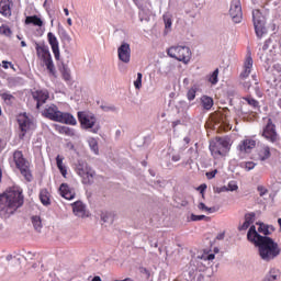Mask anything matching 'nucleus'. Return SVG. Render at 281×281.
I'll return each mask as SVG.
<instances>
[{
  "label": "nucleus",
  "instance_id": "f257e3e1",
  "mask_svg": "<svg viewBox=\"0 0 281 281\" xmlns=\"http://www.w3.org/2000/svg\"><path fill=\"white\" fill-rule=\"evenodd\" d=\"M247 239L258 247L259 256L265 262H271V260H276L280 256L281 249L278 243H274L271 237L258 234L255 225L250 226Z\"/></svg>",
  "mask_w": 281,
  "mask_h": 281
},
{
  "label": "nucleus",
  "instance_id": "f03ea898",
  "mask_svg": "<svg viewBox=\"0 0 281 281\" xmlns=\"http://www.w3.org/2000/svg\"><path fill=\"white\" fill-rule=\"evenodd\" d=\"M25 198L23 196V190L19 187H11L2 194H0V215L8 218L12 216L19 207H23Z\"/></svg>",
  "mask_w": 281,
  "mask_h": 281
},
{
  "label": "nucleus",
  "instance_id": "7ed1b4c3",
  "mask_svg": "<svg viewBox=\"0 0 281 281\" xmlns=\"http://www.w3.org/2000/svg\"><path fill=\"white\" fill-rule=\"evenodd\" d=\"M43 117L50 120L52 122H59L60 124H70V126H76V117L67 112H61L58 106L52 104L47 105L44 111H42Z\"/></svg>",
  "mask_w": 281,
  "mask_h": 281
},
{
  "label": "nucleus",
  "instance_id": "20e7f679",
  "mask_svg": "<svg viewBox=\"0 0 281 281\" xmlns=\"http://www.w3.org/2000/svg\"><path fill=\"white\" fill-rule=\"evenodd\" d=\"M12 161L18 170H20L21 175L24 177L26 181H32V170H30V160L25 158L22 150H14L12 155Z\"/></svg>",
  "mask_w": 281,
  "mask_h": 281
},
{
  "label": "nucleus",
  "instance_id": "39448f33",
  "mask_svg": "<svg viewBox=\"0 0 281 281\" xmlns=\"http://www.w3.org/2000/svg\"><path fill=\"white\" fill-rule=\"evenodd\" d=\"M167 55L170 58L179 60V63L188 65L192 58V50H190V47L187 46H171L167 49Z\"/></svg>",
  "mask_w": 281,
  "mask_h": 281
},
{
  "label": "nucleus",
  "instance_id": "423d86ee",
  "mask_svg": "<svg viewBox=\"0 0 281 281\" xmlns=\"http://www.w3.org/2000/svg\"><path fill=\"white\" fill-rule=\"evenodd\" d=\"M18 124L20 128V139H24L25 135L34 128V121H32V119H30L25 113L18 116Z\"/></svg>",
  "mask_w": 281,
  "mask_h": 281
},
{
  "label": "nucleus",
  "instance_id": "0eeeda50",
  "mask_svg": "<svg viewBox=\"0 0 281 281\" xmlns=\"http://www.w3.org/2000/svg\"><path fill=\"white\" fill-rule=\"evenodd\" d=\"M252 23L257 36L262 38L265 32H267V29L265 27L266 20L265 15H262V12H260L258 9L252 10Z\"/></svg>",
  "mask_w": 281,
  "mask_h": 281
},
{
  "label": "nucleus",
  "instance_id": "6e6552de",
  "mask_svg": "<svg viewBox=\"0 0 281 281\" xmlns=\"http://www.w3.org/2000/svg\"><path fill=\"white\" fill-rule=\"evenodd\" d=\"M77 175L82 178L83 183H92L95 177V171L87 164H78L76 168Z\"/></svg>",
  "mask_w": 281,
  "mask_h": 281
},
{
  "label": "nucleus",
  "instance_id": "1a4fd4ad",
  "mask_svg": "<svg viewBox=\"0 0 281 281\" xmlns=\"http://www.w3.org/2000/svg\"><path fill=\"white\" fill-rule=\"evenodd\" d=\"M262 137L267 139L268 142H271L274 144V142H278V132L276 131V124H273V121L271 119H268V122L262 131Z\"/></svg>",
  "mask_w": 281,
  "mask_h": 281
},
{
  "label": "nucleus",
  "instance_id": "9d476101",
  "mask_svg": "<svg viewBox=\"0 0 281 281\" xmlns=\"http://www.w3.org/2000/svg\"><path fill=\"white\" fill-rule=\"evenodd\" d=\"M229 15L232 16L234 23H240V21H243V5L240 4V0L232 1Z\"/></svg>",
  "mask_w": 281,
  "mask_h": 281
},
{
  "label": "nucleus",
  "instance_id": "9b49d317",
  "mask_svg": "<svg viewBox=\"0 0 281 281\" xmlns=\"http://www.w3.org/2000/svg\"><path fill=\"white\" fill-rule=\"evenodd\" d=\"M78 120L82 128H93L95 126V116L86 112H78Z\"/></svg>",
  "mask_w": 281,
  "mask_h": 281
},
{
  "label": "nucleus",
  "instance_id": "f8f14e48",
  "mask_svg": "<svg viewBox=\"0 0 281 281\" xmlns=\"http://www.w3.org/2000/svg\"><path fill=\"white\" fill-rule=\"evenodd\" d=\"M35 52H36L37 58L43 63H47L48 60H52V53H49V47L47 45L36 43Z\"/></svg>",
  "mask_w": 281,
  "mask_h": 281
},
{
  "label": "nucleus",
  "instance_id": "ddd939ff",
  "mask_svg": "<svg viewBox=\"0 0 281 281\" xmlns=\"http://www.w3.org/2000/svg\"><path fill=\"white\" fill-rule=\"evenodd\" d=\"M47 41L50 45V49L55 56V60H60V45L58 43V37L52 32L47 33Z\"/></svg>",
  "mask_w": 281,
  "mask_h": 281
},
{
  "label": "nucleus",
  "instance_id": "4468645a",
  "mask_svg": "<svg viewBox=\"0 0 281 281\" xmlns=\"http://www.w3.org/2000/svg\"><path fill=\"white\" fill-rule=\"evenodd\" d=\"M33 100L36 102V109H41L47 100H49V91L47 90H36L32 92Z\"/></svg>",
  "mask_w": 281,
  "mask_h": 281
},
{
  "label": "nucleus",
  "instance_id": "2eb2a0df",
  "mask_svg": "<svg viewBox=\"0 0 281 281\" xmlns=\"http://www.w3.org/2000/svg\"><path fill=\"white\" fill-rule=\"evenodd\" d=\"M251 69H254V58H251V54H248L244 61V69L239 75L240 80H247L251 74Z\"/></svg>",
  "mask_w": 281,
  "mask_h": 281
},
{
  "label": "nucleus",
  "instance_id": "dca6fc26",
  "mask_svg": "<svg viewBox=\"0 0 281 281\" xmlns=\"http://www.w3.org/2000/svg\"><path fill=\"white\" fill-rule=\"evenodd\" d=\"M119 59L122 63H131V45L128 43H123L117 48Z\"/></svg>",
  "mask_w": 281,
  "mask_h": 281
},
{
  "label": "nucleus",
  "instance_id": "f3484780",
  "mask_svg": "<svg viewBox=\"0 0 281 281\" xmlns=\"http://www.w3.org/2000/svg\"><path fill=\"white\" fill-rule=\"evenodd\" d=\"M60 195L67 201L76 199V191L67 183H61L59 187Z\"/></svg>",
  "mask_w": 281,
  "mask_h": 281
},
{
  "label": "nucleus",
  "instance_id": "a211bd4d",
  "mask_svg": "<svg viewBox=\"0 0 281 281\" xmlns=\"http://www.w3.org/2000/svg\"><path fill=\"white\" fill-rule=\"evenodd\" d=\"M13 5L14 2H12V0H0V14L7 19H10V16H12Z\"/></svg>",
  "mask_w": 281,
  "mask_h": 281
},
{
  "label": "nucleus",
  "instance_id": "6ab92c4d",
  "mask_svg": "<svg viewBox=\"0 0 281 281\" xmlns=\"http://www.w3.org/2000/svg\"><path fill=\"white\" fill-rule=\"evenodd\" d=\"M254 148H256V140L251 138H246L238 145L240 153H251Z\"/></svg>",
  "mask_w": 281,
  "mask_h": 281
},
{
  "label": "nucleus",
  "instance_id": "aec40b11",
  "mask_svg": "<svg viewBox=\"0 0 281 281\" xmlns=\"http://www.w3.org/2000/svg\"><path fill=\"white\" fill-rule=\"evenodd\" d=\"M24 23L25 25H34L35 27H43L45 25V22L38 15L26 16Z\"/></svg>",
  "mask_w": 281,
  "mask_h": 281
},
{
  "label": "nucleus",
  "instance_id": "412c9836",
  "mask_svg": "<svg viewBox=\"0 0 281 281\" xmlns=\"http://www.w3.org/2000/svg\"><path fill=\"white\" fill-rule=\"evenodd\" d=\"M258 157L260 161H266V159H269V157H271V148H269V146H263L259 148Z\"/></svg>",
  "mask_w": 281,
  "mask_h": 281
},
{
  "label": "nucleus",
  "instance_id": "4be33fe9",
  "mask_svg": "<svg viewBox=\"0 0 281 281\" xmlns=\"http://www.w3.org/2000/svg\"><path fill=\"white\" fill-rule=\"evenodd\" d=\"M72 212L76 216H85V204L77 201L72 204Z\"/></svg>",
  "mask_w": 281,
  "mask_h": 281
},
{
  "label": "nucleus",
  "instance_id": "5701e85b",
  "mask_svg": "<svg viewBox=\"0 0 281 281\" xmlns=\"http://www.w3.org/2000/svg\"><path fill=\"white\" fill-rule=\"evenodd\" d=\"M258 232L259 234H263V236H271L276 232V228L266 224H259Z\"/></svg>",
  "mask_w": 281,
  "mask_h": 281
},
{
  "label": "nucleus",
  "instance_id": "b1692460",
  "mask_svg": "<svg viewBox=\"0 0 281 281\" xmlns=\"http://www.w3.org/2000/svg\"><path fill=\"white\" fill-rule=\"evenodd\" d=\"M201 104H202L203 109H205V111H210V109H212L214 106V99H212L211 97H207V95H203L201 98Z\"/></svg>",
  "mask_w": 281,
  "mask_h": 281
},
{
  "label": "nucleus",
  "instance_id": "393cba45",
  "mask_svg": "<svg viewBox=\"0 0 281 281\" xmlns=\"http://www.w3.org/2000/svg\"><path fill=\"white\" fill-rule=\"evenodd\" d=\"M63 157H60V155H58L56 157V164H57V168L61 175V177H64L65 179H67V167L65 165H63Z\"/></svg>",
  "mask_w": 281,
  "mask_h": 281
},
{
  "label": "nucleus",
  "instance_id": "a878e982",
  "mask_svg": "<svg viewBox=\"0 0 281 281\" xmlns=\"http://www.w3.org/2000/svg\"><path fill=\"white\" fill-rule=\"evenodd\" d=\"M40 201L44 205H49L52 203V201L49 200V191H47V189H43L40 192Z\"/></svg>",
  "mask_w": 281,
  "mask_h": 281
},
{
  "label": "nucleus",
  "instance_id": "bb28decb",
  "mask_svg": "<svg viewBox=\"0 0 281 281\" xmlns=\"http://www.w3.org/2000/svg\"><path fill=\"white\" fill-rule=\"evenodd\" d=\"M58 133H60L61 135H67L68 137H74V135H76V132L74 131V128L68 126H59Z\"/></svg>",
  "mask_w": 281,
  "mask_h": 281
},
{
  "label": "nucleus",
  "instance_id": "cd10ccee",
  "mask_svg": "<svg viewBox=\"0 0 281 281\" xmlns=\"http://www.w3.org/2000/svg\"><path fill=\"white\" fill-rule=\"evenodd\" d=\"M196 91H199V86L194 85L187 92V98H188L189 102H192V100H194V98H196Z\"/></svg>",
  "mask_w": 281,
  "mask_h": 281
},
{
  "label": "nucleus",
  "instance_id": "c85d7f7f",
  "mask_svg": "<svg viewBox=\"0 0 281 281\" xmlns=\"http://www.w3.org/2000/svg\"><path fill=\"white\" fill-rule=\"evenodd\" d=\"M243 100H245V102H247L249 106H252V109H258V106L260 105L258 100L251 98V95L244 97Z\"/></svg>",
  "mask_w": 281,
  "mask_h": 281
},
{
  "label": "nucleus",
  "instance_id": "c756f323",
  "mask_svg": "<svg viewBox=\"0 0 281 281\" xmlns=\"http://www.w3.org/2000/svg\"><path fill=\"white\" fill-rule=\"evenodd\" d=\"M32 223H33V227H34V229H36V232H41V229H43V222L41 221L40 216H33Z\"/></svg>",
  "mask_w": 281,
  "mask_h": 281
},
{
  "label": "nucleus",
  "instance_id": "7c9ffc66",
  "mask_svg": "<svg viewBox=\"0 0 281 281\" xmlns=\"http://www.w3.org/2000/svg\"><path fill=\"white\" fill-rule=\"evenodd\" d=\"M207 80L211 85L218 83V68H216L211 75L207 76Z\"/></svg>",
  "mask_w": 281,
  "mask_h": 281
},
{
  "label": "nucleus",
  "instance_id": "2f4dec72",
  "mask_svg": "<svg viewBox=\"0 0 281 281\" xmlns=\"http://www.w3.org/2000/svg\"><path fill=\"white\" fill-rule=\"evenodd\" d=\"M88 144L91 150H93L94 155H99L100 148L98 147V140L95 138H89Z\"/></svg>",
  "mask_w": 281,
  "mask_h": 281
},
{
  "label": "nucleus",
  "instance_id": "473e14b6",
  "mask_svg": "<svg viewBox=\"0 0 281 281\" xmlns=\"http://www.w3.org/2000/svg\"><path fill=\"white\" fill-rule=\"evenodd\" d=\"M46 69L50 74V76H56V67L54 66V60L49 59L48 61H44Z\"/></svg>",
  "mask_w": 281,
  "mask_h": 281
},
{
  "label": "nucleus",
  "instance_id": "72a5a7b5",
  "mask_svg": "<svg viewBox=\"0 0 281 281\" xmlns=\"http://www.w3.org/2000/svg\"><path fill=\"white\" fill-rule=\"evenodd\" d=\"M64 80L69 81L71 80V72L69 71V68L67 66L63 65V67L59 69Z\"/></svg>",
  "mask_w": 281,
  "mask_h": 281
},
{
  "label": "nucleus",
  "instance_id": "f704fd0d",
  "mask_svg": "<svg viewBox=\"0 0 281 281\" xmlns=\"http://www.w3.org/2000/svg\"><path fill=\"white\" fill-rule=\"evenodd\" d=\"M210 151L213 157H221V155H223V153L221 151V147H218V145L216 144L210 145Z\"/></svg>",
  "mask_w": 281,
  "mask_h": 281
},
{
  "label": "nucleus",
  "instance_id": "c9c22d12",
  "mask_svg": "<svg viewBox=\"0 0 281 281\" xmlns=\"http://www.w3.org/2000/svg\"><path fill=\"white\" fill-rule=\"evenodd\" d=\"M198 209L201 211V212H209V214H213V212H216V209L215 207H207L205 205V203L203 202H200L198 204Z\"/></svg>",
  "mask_w": 281,
  "mask_h": 281
},
{
  "label": "nucleus",
  "instance_id": "e433bc0d",
  "mask_svg": "<svg viewBox=\"0 0 281 281\" xmlns=\"http://www.w3.org/2000/svg\"><path fill=\"white\" fill-rule=\"evenodd\" d=\"M0 34H2V36H12V29L7 24H2L0 26Z\"/></svg>",
  "mask_w": 281,
  "mask_h": 281
},
{
  "label": "nucleus",
  "instance_id": "4c0bfd02",
  "mask_svg": "<svg viewBox=\"0 0 281 281\" xmlns=\"http://www.w3.org/2000/svg\"><path fill=\"white\" fill-rule=\"evenodd\" d=\"M144 76L142 75V72H137V79L134 81V87L135 89H142V78Z\"/></svg>",
  "mask_w": 281,
  "mask_h": 281
},
{
  "label": "nucleus",
  "instance_id": "58836bf2",
  "mask_svg": "<svg viewBox=\"0 0 281 281\" xmlns=\"http://www.w3.org/2000/svg\"><path fill=\"white\" fill-rule=\"evenodd\" d=\"M191 221L196 222V221H210V217L205 215H195L191 214Z\"/></svg>",
  "mask_w": 281,
  "mask_h": 281
},
{
  "label": "nucleus",
  "instance_id": "ea45409f",
  "mask_svg": "<svg viewBox=\"0 0 281 281\" xmlns=\"http://www.w3.org/2000/svg\"><path fill=\"white\" fill-rule=\"evenodd\" d=\"M244 168L247 170V172H249V170H254L256 168V162L247 161L244 164Z\"/></svg>",
  "mask_w": 281,
  "mask_h": 281
},
{
  "label": "nucleus",
  "instance_id": "a19ab883",
  "mask_svg": "<svg viewBox=\"0 0 281 281\" xmlns=\"http://www.w3.org/2000/svg\"><path fill=\"white\" fill-rule=\"evenodd\" d=\"M254 218H256V213H247L245 215V222L249 223L250 225L254 223Z\"/></svg>",
  "mask_w": 281,
  "mask_h": 281
},
{
  "label": "nucleus",
  "instance_id": "79ce46f5",
  "mask_svg": "<svg viewBox=\"0 0 281 281\" xmlns=\"http://www.w3.org/2000/svg\"><path fill=\"white\" fill-rule=\"evenodd\" d=\"M257 190L259 192V196H265V194L269 193V190L267 188H265L263 186H258Z\"/></svg>",
  "mask_w": 281,
  "mask_h": 281
},
{
  "label": "nucleus",
  "instance_id": "37998d69",
  "mask_svg": "<svg viewBox=\"0 0 281 281\" xmlns=\"http://www.w3.org/2000/svg\"><path fill=\"white\" fill-rule=\"evenodd\" d=\"M218 142L223 148H229V138H220Z\"/></svg>",
  "mask_w": 281,
  "mask_h": 281
},
{
  "label": "nucleus",
  "instance_id": "c03bdc74",
  "mask_svg": "<svg viewBox=\"0 0 281 281\" xmlns=\"http://www.w3.org/2000/svg\"><path fill=\"white\" fill-rule=\"evenodd\" d=\"M214 192L216 194H221V192H229V189L226 186H224V187H216V188H214Z\"/></svg>",
  "mask_w": 281,
  "mask_h": 281
},
{
  "label": "nucleus",
  "instance_id": "a18cd8bd",
  "mask_svg": "<svg viewBox=\"0 0 281 281\" xmlns=\"http://www.w3.org/2000/svg\"><path fill=\"white\" fill-rule=\"evenodd\" d=\"M226 188L228 189V192H236V190H238V184L229 182Z\"/></svg>",
  "mask_w": 281,
  "mask_h": 281
},
{
  "label": "nucleus",
  "instance_id": "49530a36",
  "mask_svg": "<svg viewBox=\"0 0 281 281\" xmlns=\"http://www.w3.org/2000/svg\"><path fill=\"white\" fill-rule=\"evenodd\" d=\"M109 218H111V221H113V215H111V214L106 215L104 213L101 214V220L103 223H109Z\"/></svg>",
  "mask_w": 281,
  "mask_h": 281
},
{
  "label": "nucleus",
  "instance_id": "de8ad7c7",
  "mask_svg": "<svg viewBox=\"0 0 281 281\" xmlns=\"http://www.w3.org/2000/svg\"><path fill=\"white\" fill-rule=\"evenodd\" d=\"M205 190H207V184L203 183L198 188V191L200 192V194H202V196H205Z\"/></svg>",
  "mask_w": 281,
  "mask_h": 281
},
{
  "label": "nucleus",
  "instance_id": "09e8293b",
  "mask_svg": "<svg viewBox=\"0 0 281 281\" xmlns=\"http://www.w3.org/2000/svg\"><path fill=\"white\" fill-rule=\"evenodd\" d=\"M2 67H3V69H10V68L14 69V65L10 61H7V60L2 61Z\"/></svg>",
  "mask_w": 281,
  "mask_h": 281
},
{
  "label": "nucleus",
  "instance_id": "8fccbe9b",
  "mask_svg": "<svg viewBox=\"0 0 281 281\" xmlns=\"http://www.w3.org/2000/svg\"><path fill=\"white\" fill-rule=\"evenodd\" d=\"M250 225H251V224H250L249 222H246V220H245V222L243 223V225L239 226V232H245V229H249Z\"/></svg>",
  "mask_w": 281,
  "mask_h": 281
},
{
  "label": "nucleus",
  "instance_id": "3c124183",
  "mask_svg": "<svg viewBox=\"0 0 281 281\" xmlns=\"http://www.w3.org/2000/svg\"><path fill=\"white\" fill-rule=\"evenodd\" d=\"M218 173V170H213V171H209L206 172V178L207 179H214V177H216V175Z\"/></svg>",
  "mask_w": 281,
  "mask_h": 281
},
{
  "label": "nucleus",
  "instance_id": "603ef678",
  "mask_svg": "<svg viewBox=\"0 0 281 281\" xmlns=\"http://www.w3.org/2000/svg\"><path fill=\"white\" fill-rule=\"evenodd\" d=\"M102 111L109 112V111H115V106L113 105H101Z\"/></svg>",
  "mask_w": 281,
  "mask_h": 281
},
{
  "label": "nucleus",
  "instance_id": "864d4df0",
  "mask_svg": "<svg viewBox=\"0 0 281 281\" xmlns=\"http://www.w3.org/2000/svg\"><path fill=\"white\" fill-rule=\"evenodd\" d=\"M3 100H12L14 98L12 94L3 93L2 94Z\"/></svg>",
  "mask_w": 281,
  "mask_h": 281
},
{
  "label": "nucleus",
  "instance_id": "5fc2aeb1",
  "mask_svg": "<svg viewBox=\"0 0 281 281\" xmlns=\"http://www.w3.org/2000/svg\"><path fill=\"white\" fill-rule=\"evenodd\" d=\"M218 122L222 124H227V116H221Z\"/></svg>",
  "mask_w": 281,
  "mask_h": 281
},
{
  "label": "nucleus",
  "instance_id": "6e6d98bb",
  "mask_svg": "<svg viewBox=\"0 0 281 281\" xmlns=\"http://www.w3.org/2000/svg\"><path fill=\"white\" fill-rule=\"evenodd\" d=\"M262 49H263V52H267V49H269V41L265 42Z\"/></svg>",
  "mask_w": 281,
  "mask_h": 281
},
{
  "label": "nucleus",
  "instance_id": "4d7b16f0",
  "mask_svg": "<svg viewBox=\"0 0 281 281\" xmlns=\"http://www.w3.org/2000/svg\"><path fill=\"white\" fill-rule=\"evenodd\" d=\"M171 159H172V161H180L181 156L180 155H173Z\"/></svg>",
  "mask_w": 281,
  "mask_h": 281
},
{
  "label": "nucleus",
  "instance_id": "13d9d810",
  "mask_svg": "<svg viewBox=\"0 0 281 281\" xmlns=\"http://www.w3.org/2000/svg\"><path fill=\"white\" fill-rule=\"evenodd\" d=\"M244 89H251V82L247 81V82H244Z\"/></svg>",
  "mask_w": 281,
  "mask_h": 281
},
{
  "label": "nucleus",
  "instance_id": "bf43d9fd",
  "mask_svg": "<svg viewBox=\"0 0 281 281\" xmlns=\"http://www.w3.org/2000/svg\"><path fill=\"white\" fill-rule=\"evenodd\" d=\"M63 36L65 41H71V37L69 36V34H67V32H64Z\"/></svg>",
  "mask_w": 281,
  "mask_h": 281
},
{
  "label": "nucleus",
  "instance_id": "052dcab7",
  "mask_svg": "<svg viewBox=\"0 0 281 281\" xmlns=\"http://www.w3.org/2000/svg\"><path fill=\"white\" fill-rule=\"evenodd\" d=\"M223 238H225V234L217 235V240H223Z\"/></svg>",
  "mask_w": 281,
  "mask_h": 281
},
{
  "label": "nucleus",
  "instance_id": "680f3d73",
  "mask_svg": "<svg viewBox=\"0 0 281 281\" xmlns=\"http://www.w3.org/2000/svg\"><path fill=\"white\" fill-rule=\"evenodd\" d=\"M214 258H215L214 254H211V255L207 256V260H214Z\"/></svg>",
  "mask_w": 281,
  "mask_h": 281
},
{
  "label": "nucleus",
  "instance_id": "e2e57ef3",
  "mask_svg": "<svg viewBox=\"0 0 281 281\" xmlns=\"http://www.w3.org/2000/svg\"><path fill=\"white\" fill-rule=\"evenodd\" d=\"M92 281H102V278L95 276V277H93Z\"/></svg>",
  "mask_w": 281,
  "mask_h": 281
},
{
  "label": "nucleus",
  "instance_id": "0e129e2a",
  "mask_svg": "<svg viewBox=\"0 0 281 281\" xmlns=\"http://www.w3.org/2000/svg\"><path fill=\"white\" fill-rule=\"evenodd\" d=\"M64 13L66 14V16H69V9L65 8Z\"/></svg>",
  "mask_w": 281,
  "mask_h": 281
},
{
  "label": "nucleus",
  "instance_id": "69168bd1",
  "mask_svg": "<svg viewBox=\"0 0 281 281\" xmlns=\"http://www.w3.org/2000/svg\"><path fill=\"white\" fill-rule=\"evenodd\" d=\"M67 23H68V25H74V22L71 21V18L67 19Z\"/></svg>",
  "mask_w": 281,
  "mask_h": 281
},
{
  "label": "nucleus",
  "instance_id": "338daca9",
  "mask_svg": "<svg viewBox=\"0 0 281 281\" xmlns=\"http://www.w3.org/2000/svg\"><path fill=\"white\" fill-rule=\"evenodd\" d=\"M21 47H27V44L25 43V41L21 42Z\"/></svg>",
  "mask_w": 281,
  "mask_h": 281
},
{
  "label": "nucleus",
  "instance_id": "774afa93",
  "mask_svg": "<svg viewBox=\"0 0 281 281\" xmlns=\"http://www.w3.org/2000/svg\"><path fill=\"white\" fill-rule=\"evenodd\" d=\"M170 25H172V22L167 21V22H166V27H170Z\"/></svg>",
  "mask_w": 281,
  "mask_h": 281
}]
</instances>
